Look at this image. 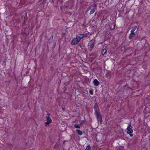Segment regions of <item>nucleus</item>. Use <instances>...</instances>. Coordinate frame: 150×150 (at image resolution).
<instances>
[{
    "mask_svg": "<svg viewBox=\"0 0 150 150\" xmlns=\"http://www.w3.org/2000/svg\"><path fill=\"white\" fill-rule=\"evenodd\" d=\"M80 41V39H78V37L76 36V38H74L71 41V44L72 45H74L78 44Z\"/></svg>",
    "mask_w": 150,
    "mask_h": 150,
    "instance_id": "1",
    "label": "nucleus"
},
{
    "mask_svg": "<svg viewBox=\"0 0 150 150\" xmlns=\"http://www.w3.org/2000/svg\"><path fill=\"white\" fill-rule=\"evenodd\" d=\"M94 40H91L89 42L88 45V49L89 50L91 51L92 50V49L94 47Z\"/></svg>",
    "mask_w": 150,
    "mask_h": 150,
    "instance_id": "2",
    "label": "nucleus"
},
{
    "mask_svg": "<svg viewBox=\"0 0 150 150\" xmlns=\"http://www.w3.org/2000/svg\"><path fill=\"white\" fill-rule=\"evenodd\" d=\"M95 115L96 117L98 122H99L100 124H101L102 122V117L100 113L96 114Z\"/></svg>",
    "mask_w": 150,
    "mask_h": 150,
    "instance_id": "3",
    "label": "nucleus"
},
{
    "mask_svg": "<svg viewBox=\"0 0 150 150\" xmlns=\"http://www.w3.org/2000/svg\"><path fill=\"white\" fill-rule=\"evenodd\" d=\"M132 127L131 125V124L129 125L128 126L127 129V133L128 134H131L133 132V129H132Z\"/></svg>",
    "mask_w": 150,
    "mask_h": 150,
    "instance_id": "4",
    "label": "nucleus"
},
{
    "mask_svg": "<svg viewBox=\"0 0 150 150\" xmlns=\"http://www.w3.org/2000/svg\"><path fill=\"white\" fill-rule=\"evenodd\" d=\"M93 108L94 109L95 111V114L100 113L99 112L98 106L97 103H95Z\"/></svg>",
    "mask_w": 150,
    "mask_h": 150,
    "instance_id": "5",
    "label": "nucleus"
},
{
    "mask_svg": "<svg viewBox=\"0 0 150 150\" xmlns=\"http://www.w3.org/2000/svg\"><path fill=\"white\" fill-rule=\"evenodd\" d=\"M93 8L91 9L90 12V15H91L95 11L96 8L97 7L96 4L95 3L93 4Z\"/></svg>",
    "mask_w": 150,
    "mask_h": 150,
    "instance_id": "6",
    "label": "nucleus"
},
{
    "mask_svg": "<svg viewBox=\"0 0 150 150\" xmlns=\"http://www.w3.org/2000/svg\"><path fill=\"white\" fill-rule=\"evenodd\" d=\"M135 34L134 32H131V33L129 35V39H132L133 38H134L135 37Z\"/></svg>",
    "mask_w": 150,
    "mask_h": 150,
    "instance_id": "7",
    "label": "nucleus"
},
{
    "mask_svg": "<svg viewBox=\"0 0 150 150\" xmlns=\"http://www.w3.org/2000/svg\"><path fill=\"white\" fill-rule=\"evenodd\" d=\"M93 82L94 85L96 86H98L99 84V82L96 79H95Z\"/></svg>",
    "mask_w": 150,
    "mask_h": 150,
    "instance_id": "8",
    "label": "nucleus"
},
{
    "mask_svg": "<svg viewBox=\"0 0 150 150\" xmlns=\"http://www.w3.org/2000/svg\"><path fill=\"white\" fill-rule=\"evenodd\" d=\"M107 52L106 49L104 48L101 51V54L102 55L105 54Z\"/></svg>",
    "mask_w": 150,
    "mask_h": 150,
    "instance_id": "9",
    "label": "nucleus"
},
{
    "mask_svg": "<svg viewBox=\"0 0 150 150\" xmlns=\"http://www.w3.org/2000/svg\"><path fill=\"white\" fill-rule=\"evenodd\" d=\"M76 131L77 132L78 134L79 135H81L82 134V132L80 130L76 129Z\"/></svg>",
    "mask_w": 150,
    "mask_h": 150,
    "instance_id": "10",
    "label": "nucleus"
},
{
    "mask_svg": "<svg viewBox=\"0 0 150 150\" xmlns=\"http://www.w3.org/2000/svg\"><path fill=\"white\" fill-rule=\"evenodd\" d=\"M137 28V26H134L131 30V32H134Z\"/></svg>",
    "mask_w": 150,
    "mask_h": 150,
    "instance_id": "11",
    "label": "nucleus"
},
{
    "mask_svg": "<svg viewBox=\"0 0 150 150\" xmlns=\"http://www.w3.org/2000/svg\"><path fill=\"white\" fill-rule=\"evenodd\" d=\"M46 119L47 121L51 122H52V120L49 117H46Z\"/></svg>",
    "mask_w": 150,
    "mask_h": 150,
    "instance_id": "12",
    "label": "nucleus"
},
{
    "mask_svg": "<svg viewBox=\"0 0 150 150\" xmlns=\"http://www.w3.org/2000/svg\"><path fill=\"white\" fill-rule=\"evenodd\" d=\"M91 147L90 145H88L87 146L85 150H91Z\"/></svg>",
    "mask_w": 150,
    "mask_h": 150,
    "instance_id": "13",
    "label": "nucleus"
},
{
    "mask_svg": "<svg viewBox=\"0 0 150 150\" xmlns=\"http://www.w3.org/2000/svg\"><path fill=\"white\" fill-rule=\"evenodd\" d=\"M74 127L75 128H77L80 129V126L78 124H75L74 125Z\"/></svg>",
    "mask_w": 150,
    "mask_h": 150,
    "instance_id": "14",
    "label": "nucleus"
},
{
    "mask_svg": "<svg viewBox=\"0 0 150 150\" xmlns=\"http://www.w3.org/2000/svg\"><path fill=\"white\" fill-rule=\"evenodd\" d=\"M84 36V35L83 34V35H81L80 36H78V39H80V40L82 38H83Z\"/></svg>",
    "mask_w": 150,
    "mask_h": 150,
    "instance_id": "15",
    "label": "nucleus"
},
{
    "mask_svg": "<svg viewBox=\"0 0 150 150\" xmlns=\"http://www.w3.org/2000/svg\"><path fill=\"white\" fill-rule=\"evenodd\" d=\"M51 123V122H49V121H47L45 123V126H49V124H50Z\"/></svg>",
    "mask_w": 150,
    "mask_h": 150,
    "instance_id": "16",
    "label": "nucleus"
},
{
    "mask_svg": "<svg viewBox=\"0 0 150 150\" xmlns=\"http://www.w3.org/2000/svg\"><path fill=\"white\" fill-rule=\"evenodd\" d=\"M89 93L91 95H93V91L92 89L89 90Z\"/></svg>",
    "mask_w": 150,
    "mask_h": 150,
    "instance_id": "17",
    "label": "nucleus"
},
{
    "mask_svg": "<svg viewBox=\"0 0 150 150\" xmlns=\"http://www.w3.org/2000/svg\"><path fill=\"white\" fill-rule=\"evenodd\" d=\"M115 26H116V25L115 24V25H114L113 27L112 28H111V27H110V28L111 29V30H112L115 28Z\"/></svg>",
    "mask_w": 150,
    "mask_h": 150,
    "instance_id": "18",
    "label": "nucleus"
},
{
    "mask_svg": "<svg viewBox=\"0 0 150 150\" xmlns=\"http://www.w3.org/2000/svg\"><path fill=\"white\" fill-rule=\"evenodd\" d=\"M93 55H94L95 56V57H96V56L97 55V54H96V53H95V54H91V56H93Z\"/></svg>",
    "mask_w": 150,
    "mask_h": 150,
    "instance_id": "19",
    "label": "nucleus"
},
{
    "mask_svg": "<svg viewBox=\"0 0 150 150\" xmlns=\"http://www.w3.org/2000/svg\"><path fill=\"white\" fill-rule=\"evenodd\" d=\"M50 114L49 113H48L47 114V117H49V116H50Z\"/></svg>",
    "mask_w": 150,
    "mask_h": 150,
    "instance_id": "20",
    "label": "nucleus"
},
{
    "mask_svg": "<svg viewBox=\"0 0 150 150\" xmlns=\"http://www.w3.org/2000/svg\"><path fill=\"white\" fill-rule=\"evenodd\" d=\"M129 134L130 136V137H132V136H133V134H132V133H131V134Z\"/></svg>",
    "mask_w": 150,
    "mask_h": 150,
    "instance_id": "21",
    "label": "nucleus"
},
{
    "mask_svg": "<svg viewBox=\"0 0 150 150\" xmlns=\"http://www.w3.org/2000/svg\"><path fill=\"white\" fill-rule=\"evenodd\" d=\"M79 45V46H80V47H81V45L80 44H79V45Z\"/></svg>",
    "mask_w": 150,
    "mask_h": 150,
    "instance_id": "22",
    "label": "nucleus"
},
{
    "mask_svg": "<svg viewBox=\"0 0 150 150\" xmlns=\"http://www.w3.org/2000/svg\"><path fill=\"white\" fill-rule=\"evenodd\" d=\"M83 122H81V124H82Z\"/></svg>",
    "mask_w": 150,
    "mask_h": 150,
    "instance_id": "23",
    "label": "nucleus"
},
{
    "mask_svg": "<svg viewBox=\"0 0 150 150\" xmlns=\"http://www.w3.org/2000/svg\"><path fill=\"white\" fill-rule=\"evenodd\" d=\"M94 0V1H96V0Z\"/></svg>",
    "mask_w": 150,
    "mask_h": 150,
    "instance_id": "24",
    "label": "nucleus"
}]
</instances>
